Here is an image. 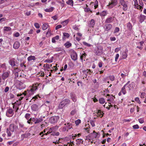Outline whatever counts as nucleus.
I'll list each match as a JSON object with an SVG mask.
<instances>
[{
	"mask_svg": "<svg viewBox=\"0 0 146 146\" xmlns=\"http://www.w3.org/2000/svg\"><path fill=\"white\" fill-rule=\"evenodd\" d=\"M20 44L19 42L17 41H16L14 44L13 47L15 49H17L20 46Z\"/></svg>",
	"mask_w": 146,
	"mask_h": 146,
	"instance_id": "obj_19",
	"label": "nucleus"
},
{
	"mask_svg": "<svg viewBox=\"0 0 146 146\" xmlns=\"http://www.w3.org/2000/svg\"><path fill=\"white\" fill-rule=\"evenodd\" d=\"M119 28L118 27H116L114 31V33H116L119 32Z\"/></svg>",
	"mask_w": 146,
	"mask_h": 146,
	"instance_id": "obj_57",
	"label": "nucleus"
},
{
	"mask_svg": "<svg viewBox=\"0 0 146 146\" xmlns=\"http://www.w3.org/2000/svg\"><path fill=\"white\" fill-rule=\"evenodd\" d=\"M80 123L81 120L80 119H78L75 121V123L76 125H78Z\"/></svg>",
	"mask_w": 146,
	"mask_h": 146,
	"instance_id": "obj_49",
	"label": "nucleus"
},
{
	"mask_svg": "<svg viewBox=\"0 0 146 146\" xmlns=\"http://www.w3.org/2000/svg\"><path fill=\"white\" fill-rule=\"evenodd\" d=\"M41 85L40 83H35L32 86H30L28 89L25 91L24 92L22 93V94L20 93L17 94V96H21V99H19L18 100H21L23 98L25 99L26 100L30 99L31 98V97L29 96L33 94L35 91L37 89L38 87Z\"/></svg>",
	"mask_w": 146,
	"mask_h": 146,
	"instance_id": "obj_1",
	"label": "nucleus"
},
{
	"mask_svg": "<svg viewBox=\"0 0 146 146\" xmlns=\"http://www.w3.org/2000/svg\"><path fill=\"white\" fill-rule=\"evenodd\" d=\"M100 15L101 16H104L106 15V11H103L100 13Z\"/></svg>",
	"mask_w": 146,
	"mask_h": 146,
	"instance_id": "obj_45",
	"label": "nucleus"
},
{
	"mask_svg": "<svg viewBox=\"0 0 146 146\" xmlns=\"http://www.w3.org/2000/svg\"><path fill=\"white\" fill-rule=\"evenodd\" d=\"M9 128L7 129L6 132L8 136L10 137L11 136V133Z\"/></svg>",
	"mask_w": 146,
	"mask_h": 146,
	"instance_id": "obj_41",
	"label": "nucleus"
},
{
	"mask_svg": "<svg viewBox=\"0 0 146 146\" xmlns=\"http://www.w3.org/2000/svg\"><path fill=\"white\" fill-rule=\"evenodd\" d=\"M86 54L85 53H84L80 56V58L82 61L83 60L84 58H85V57L86 56Z\"/></svg>",
	"mask_w": 146,
	"mask_h": 146,
	"instance_id": "obj_43",
	"label": "nucleus"
},
{
	"mask_svg": "<svg viewBox=\"0 0 146 146\" xmlns=\"http://www.w3.org/2000/svg\"><path fill=\"white\" fill-rule=\"evenodd\" d=\"M68 103V101H61L59 105L58 108L62 109Z\"/></svg>",
	"mask_w": 146,
	"mask_h": 146,
	"instance_id": "obj_9",
	"label": "nucleus"
},
{
	"mask_svg": "<svg viewBox=\"0 0 146 146\" xmlns=\"http://www.w3.org/2000/svg\"><path fill=\"white\" fill-rule=\"evenodd\" d=\"M138 19L139 20V22L140 23H142L144 21L145 19V16L143 15H140L138 17Z\"/></svg>",
	"mask_w": 146,
	"mask_h": 146,
	"instance_id": "obj_17",
	"label": "nucleus"
},
{
	"mask_svg": "<svg viewBox=\"0 0 146 146\" xmlns=\"http://www.w3.org/2000/svg\"><path fill=\"white\" fill-rule=\"evenodd\" d=\"M62 27V25H57L55 27V29L56 30H58V29L61 28Z\"/></svg>",
	"mask_w": 146,
	"mask_h": 146,
	"instance_id": "obj_60",
	"label": "nucleus"
},
{
	"mask_svg": "<svg viewBox=\"0 0 146 146\" xmlns=\"http://www.w3.org/2000/svg\"><path fill=\"white\" fill-rule=\"evenodd\" d=\"M15 58H12L9 61V63L12 67H14L15 65Z\"/></svg>",
	"mask_w": 146,
	"mask_h": 146,
	"instance_id": "obj_22",
	"label": "nucleus"
},
{
	"mask_svg": "<svg viewBox=\"0 0 146 146\" xmlns=\"http://www.w3.org/2000/svg\"><path fill=\"white\" fill-rule=\"evenodd\" d=\"M95 24V21L94 19H91L90 22L89 27H93Z\"/></svg>",
	"mask_w": 146,
	"mask_h": 146,
	"instance_id": "obj_31",
	"label": "nucleus"
},
{
	"mask_svg": "<svg viewBox=\"0 0 146 146\" xmlns=\"http://www.w3.org/2000/svg\"><path fill=\"white\" fill-rule=\"evenodd\" d=\"M114 20V17H108L105 20V23H109L113 22Z\"/></svg>",
	"mask_w": 146,
	"mask_h": 146,
	"instance_id": "obj_10",
	"label": "nucleus"
},
{
	"mask_svg": "<svg viewBox=\"0 0 146 146\" xmlns=\"http://www.w3.org/2000/svg\"><path fill=\"white\" fill-rule=\"evenodd\" d=\"M66 3L67 4L72 6L74 5V1L73 0H68V1H66Z\"/></svg>",
	"mask_w": 146,
	"mask_h": 146,
	"instance_id": "obj_29",
	"label": "nucleus"
},
{
	"mask_svg": "<svg viewBox=\"0 0 146 146\" xmlns=\"http://www.w3.org/2000/svg\"><path fill=\"white\" fill-rule=\"evenodd\" d=\"M49 26L48 23L44 24L42 26V29L43 30H45L47 29Z\"/></svg>",
	"mask_w": 146,
	"mask_h": 146,
	"instance_id": "obj_28",
	"label": "nucleus"
},
{
	"mask_svg": "<svg viewBox=\"0 0 146 146\" xmlns=\"http://www.w3.org/2000/svg\"><path fill=\"white\" fill-rule=\"evenodd\" d=\"M94 52L97 56L101 55L103 53V47L101 46H98L94 49Z\"/></svg>",
	"mask_w": 146,
	"mask_h": 146,
	"instance_id": "obj_3",
	"label": "nucleus"
},
{
	"mask_svg": "<svg viewBox=\"0 0 146 146\" xmlns=\"http://www.w3.org/2000/svg\"><path fill=\"white\" fill-rule=\"evenodd\" d=\"M36 122H35V124L38 123H39L41 121H42L43 120L42 119V118H36Z\"/></svg>",
	"mask_w": 146,
	"mask_h": 146,
	"instance_id": "obj_38",
	"label": "nucleus"
},
{
	"mask_svg": "<svg viewBox=\"0 0 146 146\" xmlns=\"http://www.w3.org/2000/svg\"><path fill=\"white\" fill-rule=\"evenodd\" d=\"M45 62H48V63H51L52 62V60H49L47 59L45 60L44 61Z\"/></svg>",
	"mask_w": 146,
	"mask_h": 146,
	"instance_id": "obj_63",
	"label": "nucleus"
},
{
	"mask_svg": "<svg viewBox=\"0 0 146 146\" xmlns=\"http://www.w3.org/2000/svg\"><path fill=\"white\" fill-rule=\"evenodd\" d=\"M98 1L96 0L95 2V5L94 6V9H96V8H97L98 7Z\"/></svg>",
	"mask_w": 146,
	"mask_h": 146,
	"instance_id": "obj_48",
	"label": "nucleus"
},
{
	"mask_svg": "<svg viewBox=\"0 0 146 146\" xmlns=\"http://www.w3.org/2000/svg\"><path fill=\"white\" fill-rule=\"evenodd\" d=\"M34 26L37 29H38L40 27L39 24L37 23H35L34 24Z\"/></svg>",
	"mask_w": 146,
	"mask_h": 146,
	"instance_id": "obj_53",
	"label": "nucleus"
},
{
	"mask_svg": "<svg viewBox=\"0 0 146 146\" xmlns=\"http://www.w3.org/2000/svg\"><path fill=\"white\" fill-rule=\"evenodd\" d=\"M119 3L122 6V9L124 11H126L128 9V2L124 0H119Z\"/></svg>",
	"mask_w": 146,
	"mask_h": 146,
	"instance_id": "obj_4",
	"label": "nucleus"
},
{
	"mask_svg": "<svg viewBox=\"0 0 146 146\" xmlns=\"http://www.w3.org/2000/svg\"><path fill=\"white\" fill-rule=\"evenodd\" d=\"M133 128L134 129H138L139 128V126L137 124L134 125L133 126Z\"/></svg>",
	"mask_w": 146,
	"mask_h": 146,
	"instance_id": "obj_56",
	"label": "nucleus"
},
{
	"mask_svg": "<svg viewBox=\"0 0 146 146\" xmlns=\"http://www.w3.org/2000/svg\"><path fill=\"white\" fill-rule=\"evenodd\" d=\"M133 1H134V6L135 8L139 10H141L143 8V7H142V6H140L139 7L137 0H133Z\"/></svg>",
	"mask_w": 146,
	"mask_h": 146,
	"instance_id": "obj_12",
	"label": "nucleus"
},
{
	"mask_svg": "<svg viewBox=\"0 0 146 146\" xmlns=\"http://www.w3.org/2000/svg\"><path fill=\"white\" fill-rule=\"evenodd\" d=\"M76 111L75 110H72L70 114L71 115H74L75 113H76Z\"/></svg>",
	"mask_w": 146,
	"mask_h": 146,
	"instance_id": "obj_61",
	"label": "nucleus"
},
{
	"mask_svg": "<svg viewBox=\"0 0 146 146\" xmlns=\"http://www.w3.org/2000/svg\"><path fill=\"white\" fill-rule=\"evenodd\" d=\"M86 7H85L84 9V11L85 12H90L91 13H92V11L88 7V5L87 4H86Z\"/></svg>",
	"mask_w": 146,
	"mask_h": 146,
	"instance_id": "obj_33",
	"label": "nucleus"
},
{
	"mask_svg": "<svg viewBox=\"0 0 146 146\" xmlns=\"http://www.w3.org/2000/svg\"><path fill=\"white\" fill-rule=\"evenodd\" d=\"M100 136V133L99 132L96 133L95 131H94L93 133L89 134L87 136V138H90L89 140L96 138H98Z\"/></svg>",
	"mask_w": 146,
	"mask_h": 146,
	"instance_id": "obj_2",
	"label": "nucleus"
},
{
	"mask_svg": "<svg viewBox=\"0 0 146 146\" xmlns=\"http://www.w3.org/2000/svg\"><path fill=\"white\" fill-rule=\"evenodd\" d=\"M109 78L111 81H113L115 79V77L113 75L110 76Z\"/></svg>",
	"mask_w": 146,
	"mask_h": 146,
	"instance_id": "obj_47",
	"label": "nucleus"
},
{
	"mask_svg": "<svg viewBox=\"0 0 146 146\" xmlns=\"http://www.w3.org/2000/svg\"><path fill=\"white\" fill-rule=\"evenodd\" d=\"M90 122L92 127H93L95 126L94 122V121L92 120H90Z\"/></svg>",
	"mask_w": 146,
	"mask_h": 146,
	"instance_id": "obj_62",
	"label": "nucleus"
},
{
	"mask_svg": "<svg viewBox=\"0 0 146 146\" xmlns=\"http://www.w3.org/2000/svg\"><path fill=\"white\" fill-rule=\"evenodd\" d=\"M96 113L98 115L101 117L103 116V114H104V113H103V112H102L100 110H97Z\"/></svg>",
	"mask_w": 146,
	"mask_h": 146,
	"instance_id": "obj_34",
	"label": "nucleus"
},
{
	"mask_svg": "<svg viewBox=\"0 0 146 146\" xmlns=\"http://www.w3.org/2000/svg\"><path fill=\"white\" fill-rule=\"evenodd\" d=\"M76 144H80V143H83L84 141L82 139H78L76 140Z\"/></svg>",
	"mask_w": 146,
	"mask_h": 146,
	"instance_id": "obj_35",
	"label": "nucleus"
},
{
	"mask_svg": "<svg viewBox=\"0 0 146 146\" xmlns=\"http://www.w3.org/2000/svg\"><path fill=\"white\" fill-rule=\"evenodd\" d=\"M38 74L41 77H44V72L42 71H40V72H39L38 73Z\"/></svg>",
	"mask_w": 146,
	"mask_h": 146,
	"instance_id": "obj_46",
	"label": "nucleus"
},
{
	"mask_svg": "<svg viewBox=\"0 0 146 146\" xmlns=\"http://www.w3.org/2000/svg\"><path fill=\"white\" fill-rule=\"evenodd\" d=\"M14 114L13 110L12 108H9L7 109L6 113V115L7 116L10 117L13 116Z\"/></svg>",
	"mask_w": 146,
	"mask_h": 146,
	"instance_id": "obj_8",
	"label": "nucleus"
},
{
	"mask_svg": "<svg viewBox=\"0 0 146 146\" xmlns=\"http://www.w3.org/2000/svg\"><path fill=\"white\" fill-rule=\"evenodd\" d=\"M31 135V134L29 132H27V131H26L25 133L21 135V138H22V140H23L24 138H27Z\"/></svg>",
	"mask_w": 146,
	"mask_h": 146,
	"instance_id": "obj_15",
	"label": "nucleus"
},
{
	"mask_svg": "<svg viewBox=\"0 0 146 146\" xmlns=\"http://www.w3.org/2000/svg\"><path fill=\"white\" fill-rule=\"evenodd\" d=\"M6 20V19L5 17H3L0 19V22H3V21H5Z\"/></svg>",
	"mask_w": 146,
	"mask_h": 146,
	"instance_id": "obj_64",
	"label": "nucleus"
},
{
	"mask_svg": "<svg viewBox=\"0 0 146 146\" xmlns=\"http://www.w3.org/2000/svg\"><path fill=\"white\" fill-rule=\"evenodd\" d=\"M127 28L129 30H131L132 29V26L131 23L130 22L127 23Z\"/></svg>",
	"mask_w": 146,
	"mask_h": 146,
	"instance_id": "obj_37",
	"label": "nucleus"
},
{
	"mask_svg": "<svg viewBox=\"0 0 146 146\" xmlns=\"http://www.w3.org/2000/svg\"><path fill=\"white\" fill-rule=\"evenodd\" d=\"M19 89L21 90L25 88L26 87L25 84L23 82H20L19 83Z\"/></svg>",
	"mask_w": 146,
	"mask_h": 146,
	"instance_id": "obj_20",
	"label": "nucleus"
},
{
	"mask_svg": "<svg viewBox=\"0 0 146 146\" xmlns=\"http://www.w3.org/2000/svg\"><path fill=\"white\" fill-rule=\"evenodd\" d=\"M31 108L32 110L33 111H37L38 110L39 107L38 105L36 104H34L31 106Z\"/></svg>",
	"mask_w": 146,
	"mask_h": 146,
	"instance_id": "obj_16",
	"label": "nucleus"
},
{
	"mask_svg": "<svg viewBox=\"0 0 146 146\" xmlns=\"http://www.w3.org/2000/svg\"><path fill=\"white\" fill-rule=\"evenodd\" d=\"M15 101H13L12 102L13 104V108H14L15 107V108H17L18 109H19L18 107L21 104V101H16L14 102Z\"/></svg>",
	"mask_w": 146,
	"mask_h": 146,
	"instance_id": "obj_13",
	"label": "nucleus"
},
{
	"mask_svg": "<svg viewBox=\"0 0 146 146\" xmlns=\"http://www.w3.org/2000/svg\"><path fill=\"white\" fill-rule=\"evenodd\" d=\"M83 44L84 45L88 47H90L91 46V44H89L85 42H83Z\"/></svg>",
	"mask_w": 146,
	"mask_h": 146,
	"instance_id": "obj_50",
	"label": "nucleus"
},
{
	"mask_svg": "<svg viewBox=\"0 0 146 146\" xmlns=\"http://www.w3.org/2000/svg\"><path fill=\"white\" fill-rule=\"evenodd\" d=\"M72 45L71 43H70L69 42H67L64 44V46L66 48H68Z\"/></svg>",
	"mask_w": 146,
	"mask_h": 146,
	"instance_id": "obj_36",
	"label": "nucleus"
},
{
	"mask_svg": "<svg viewBox=\"0 0 146 146\" xmlns=\"http://www.w3.org/2000/svg\"><path fill=\"white\" fill-rule=\"evenodd\" d=\"M54 9V7H51L49 8L45 9L44 11L47 12H51L53 11Z\"/></svg>",
	"mask_w": 146,
	"mask_h": 146,
	"instance_id": "obj_32",
	"label": "nucleus"
},
{
	"mask_svg": "<svg viewBox=\"0 0 146 146\" xmlns=\"http://www.w3.org/2000/svg\"><path fill=\"white\" fill-rule=\"evenodd\" d=\"M19 126L20 132H24L27 131L28 128L25 127L23 123H19Z\"/></svg>",
	"mask_w": 146,
	"mask_h": 146,
	"instance_id": "obj_7",
	"label": "nucleus"
},
{
	"mask_svg": "<svg viewBox=\"0 0 146 146\" xmlns=\"http://www.w3.org/2000/svg\"><path fill=\"white\" fill-rule=\"evenodd\" d=\"M127 50H126L125 51L122 52V58L123 59H125L126 58L127 56Z\"/></svg>",
	"mask_w": 146,
	"mask_h": 146,
	"instance_id": "obj_23",
	"label": "nucleus"
},
{
	"mask_svg": "<svg viewBox=\"0 0 146 146\" xmlns=\"http://www.w3.org/2000/svg\"><path fill=\"white\" fill-rule=\"evenodd\" d=\"M64 125L66 126L67 129V131H68V129H70L72 128V123H67V124L65 123Z\"/></svg>",
	"mask_w": 146,
	"mask_h": 146,
	"instance_id": "obj_21",
	"label": "nucleus"
},
{
	"mask_svg": "<svg viewBox=\"0 0 146 146\" xmlns=\"http://www.w3.org/2000/svg\"><path fill=\"white\" fill-rule=\"evenodd\" d=\"M117 4V0H110L108 6L110 8H112L115 6Z\"/></svg>",
	"mask_w": 146,
	"mask_h": 146,
	"instance_id": "obj_6",
	"label": "nucleus"
},
{
	"mask_svg": "<svg viewBox=\"0 0 146 146\" xmlns=\"http://www.w3.org/2000/svg\"><path fill=\"white\" fill-rule=\"evenodd\" d=\"M59 39V36L58 35H56L54 37L52 38V43H55L56 42V40H58Z\"/></svg>",
	"mask_w": 146,
	"mask_h": 146,
	"instance_id": "obj_27",
	"label": "nucleus"
},
{
	"mask_svg": "<svg viewBox=\"0 0 146 146\" xmlns=\"http://www.w3.org/2000/svg\"><path fill=\"white\" fill-rule=\"evenodd\" d=\"M15 128V125L13 123H12L9 125V129L10 131L12 132L14 131V130Z\"/></svg>",
	"mask_w": 146,
	"mask_h": 146,
	"instance_id": "obj_24",
	"label": "nucleus"
},
{
	"mask_svg": "<svg viewBox=\"0 0 146 146\" xmlns=\"http://www.w3.org/2000/svg\"><path fill=\"white\" fill-rule=\"evenodd\" d=\"M30 116L31 115L30 114L27 113L25 115V117L28 120L30 117Z\"/></svg>",
	"mask_w": 146,
	"mask_h": 146,
	"instance_id": "obj_44",
	"label": "nucleus"
},
{
	"mask_svg": "<svg viewBox=\"0 0 146 146\" xmlns=\"http://www.w3.org/2000/svg\"><path fill=\"white\" fill-rule=\"evenodd\" d=\"M25 63L24 62L21 63L20 64V66L22 68H23L24 67V68H25L26 65L25 64Z\"/></svg>",
	"mask_w": 146,
	"mask_h": 146,
	"instance_id": "obj_54",
	"label": "nucleus"
},
{
	"mask_svg": "<svg viewBox=\"0 0 146 146\" xmlns=\"http://www.w3.org/2000/svg\"><path fill=\"white\" fill-rule=\"evenodd\" d=\"M43 67H44V69L45 70H47L48 71H49L50 69V64H44V65Z\"/></svg>",
	"mask_w": 146,
	"mask_h": 146,
	"instance_id": "obj_25",
	"label": "nucleus"
},
{
	"mask_svg": "<svg viewBox=\"0 0 146 146\" xmlns=\"http://www.w3.org/2000/svg\"><path fill=\"white\" fill-rule=\"evenodd\" d=\"M121 91L123 94H125L126 92L125 90V87H124V86L122 88Z\"/></svg>",
	"mask_w": 146,
	"mask_h": 146,
	"instance_id": "obj_40",
	"label": "nucleus"
},
{
	"mask_svg": "<svg viewBox=\"0 0 146 146\" xmlns=\"http://www.w3.org/2000/svg\"><path fill=\"white\" fill-rule=\"evenodd\" d=\"M59 119L58 116L51 117L49 120V121L51 123H54L57 122Z\"/></svg>",
	"mask_w": 146,
	"mask_h": 146,
	"instance_id": "obj_5",
	"label": "nucleus"
},
{
	"mask_svg": "<svg viewBox=\"0 0 146 146\" xmlns=\"http://www.w3.org/2000/svg\"><path fill=\"white\" fill-rule=\"evenodd\" d=\"M69 22V20L68 19L66 20L63 21L62 23L64 25H66Z\"/></svg>",
	"mask_w": 146,
	"mask_h": 146,
	"instance_id": "obj_52",
	"label": "nucleus"
},
{
	"mask_svg": "<svg viewBox=\"0 0 146 146\" xmlns=\"http://www.w3.org/2000/svg\"><path fill=\"white\" fill-rule=\"evenodd\" d=\"M27 60H28L29 61L34 60H36V58L34 56H32L31 55L27 58Z\"/></svg>",
	"mask_w": 146,
	"mask_h": 146,
	"instance_id": "obj_26",
	"label": "nucleus"
},
{
	"mask_svg": "<svg viewBox=\"0 0 146 146\" xmlns=\"http://www.w3.org/2000/svg\"><path fill=\"white\" fill-rule=\"evenodd\" d=\"M71 58L74 60H76L77 59V55L76 53L74 52L71 55Z\"/></svg>",
	"mask_w": 146,
	"mask_h": 146,
	"instance_id": "obj_18",
	"label": "nucleus"
},
{
	"mask_svg": "<svg viewBox=\"0 0 146 146\" xmlns=\"http://www.w3.org/2000/svg\"><path fill=\"white\" fill-rule=\"evenodd\" d=\"M119 55L118 54H116L115 57V61L116 62H117V59L119 58Z\"/></svg>",
	"mask_w": 146,
	"mask_h": 146,
	"instance_id": "obj_58",
	"label": "nucleus"
},
{
	"mask_svg": "<svg viewBox=\"0 0 146 146\" xmlns=\"http://www.w3.org/2000/svg\"><path fill=\"white\" fill-rule=\"evenodd\" d=\"M9 76V72H4L2 75V78L3 79L5 80L7 78H8Z\"/></svg>",
	"mask_w": 146,
	"mask_h": 146,
	"instance_id": "obj_14",
	"label": "nucleus"
},
{
	"mask_svg": "<svg viewBox=\"0 0 146 146\" xmlns=\"http://www.w3.org/2000/svg\"><path fill=\"white\" fill-rule=\"evenodd\" d=\"M1 68L4 69H6L7 68V66L5 63H3L0 65V68Z\"/></svg>",
	"mask_w": 146,
	"mask_h": 146,
	"instance_id": "obj_39",
	"label": "nucleus"
},
{
	"mask_svg": "<svg viewBox=\"0 0 146 146\" xmlns=\"http://www.w3.org/2000/svg\"><path fill=\"white\" fill-rule=\"evenodd\" d=\"M4 30L6 31H9L11 30V28L9 27H4Z\"/></svg>",
	"mask_w": 146,
	"mask_h": 146,
	"instance_id": "obj_42",
	"label": "nucleus"
},
{
	"mask_svg": "<svg viewBox=\"0 0 146 146\" xmlns=\"http://www.w3.org/2000/svg\"><path fill=\"white\" fill-rule=\"evenodd\" d=\"M63 35L64 36L67 38H68L70 36L69 34L67 33H63Z\"/></svg>",
	"mask_w": 146,
	"mask_h": 146,
	"instance_id": "obj_51",
	"label": "nucleus"
},
{
	"mask_svg": "<svg viewBox=\"0 0 146 146\" xmlns=\"http://www.w3.org/2000/svg\"><path fill=\"white\" fill-rule=\"evenodd\" d=\"M9 87L6 86L4 89V92L5 93L9 91Z\"/></svg>",
	"mask_w": 146,
	"mask_h": 146,
	"instance_id": "obj_55",
	"label": "nucleus"
},
{
	"mask_svg": "<svg viewBox=\"0 0 146 146\" xmlns=\"http://www.w3.org/2000/svg\"><path fill=\"white\" fill-rule=\"evenodd\" d=\"M112 25L110 24H106L104 27V30L106 31H110L112 28Z\"/></svg>",
	"mask_w": 146,
	"mask_h": 146,
	"instance_id": "obj_11",
	"label": "nucleus"
},
{
	"mask_svg": "<svg viewBox=\"0 0 146 146\" xmlns=\"http://www.w3.org/2000/svg\"><path fill=\"white\" fill-rule=\"evenodd\" d=\"M109 101L110 102V103L109 102H107L105 103V104L104 105L105 107L106 106H107V107L106 108H108V106H107L108 105V106H109V108H111V107H112L113 106V104H111V103H110V102L111 101Z\"/></svg>",
	"mask_w": 146,
	"mask_h": 146,
	"instance_id": "obj_30",
	"label": "nucleus"
},
{
	"mask_svg": "<svg viewBox=\"0 0 146 146\" xmlns=\"http://www.w3.org/2000/svg\"><path fill=\"white\" fill-rule=\"evenodd\" d=\"M58 17L56 15H55L51 17V18L54 20H56L57 19Z\"/></svg>",
	"mask_w": 146,
	"mask_h": 146,
	"instance_id": "obj_59",
	"label": "nucleus"
}]
</instances>
